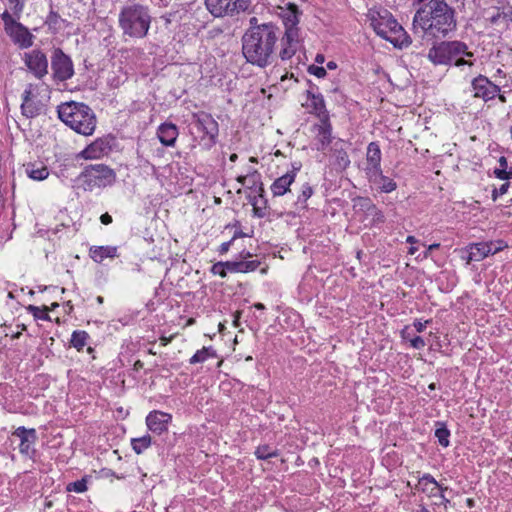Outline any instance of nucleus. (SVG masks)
<instances>
[{"label": "nucleus", "mask_w": 512, "mask_h": 512, "mask_svg": "<svg viewBox=\"0 0 512 512\" xmlns=\"http://www.w3.org/2000/svg\"><path fill=\"white\" fill-rule=\"evenodd\" d=\"M456 28V11L446 0H429L421 5L416 10L412 22L414 34L425 41L446 38Z\"/></svg>", "instance_id": "1"}, {"label": "nucleus", "mask_w": 512, "mask_h": 512, "mask_svg": "<svg viewBox=\"0 0 512 512\" xmlns=\"http://www.w3.org/2000/svg\"><path fill=\"white\" fill-rule=\"evenodd\" d=\"M282 30L272 22L248 28L242 36V54L254 66L265 68L276 57L277 43L281 42Z\"/></svg>", "instance_id": "2"}, {"label": "nucleus", "mask_w": 512, "mask_h": 512, "mask_svg": "<svg viewBox=\"0 0 512 512\" xmlns=\"http://www.w3.org/2000/svg\"><path fill=\"white\" fill-rule=\"evenodd\" d=\"M59 119L76 133L90 136L96 128V115L93 110L82 102H65L58 106Z\"/></svg>", "instance_id": "3"}, {"label": "nucleus", "mask_w": 512, "mask_h": 512, "mask_svg": "<svg viewBox=\"0 0 512 512\" xmlns=\"http://www.w3.org/2000/svg\"><path fill=\"white\" fill-rule=\"evenodd\" d=\"M151 21L149 7L140 3L126 4L119 12V27L124 35L131 38H144L148 34Z\"/></svg>", "instance_id": "4"}, {"label": "nucleus", "mask_w": 512, "mask_h": 512, "mask_svg": "<svg viewBox=\"0 0 512 512\" xmlns=\"http://www.w3.org/2000/svg\"><path fill=\"white\" fill-rule=\"evenodd\" d=\"M300 15L301 11L294 3H288L287 8L281 13L285 30L282 31L278 56L283 61L291 59L297 52L300 43L298 28Z\"/></svg>", "instance_id": "5"}, {"label": "nucleus", "mask_w": 512, "mask_h": 512, "mask_svg": "<svg viewBox=\"0 0 512 512\" xmlns=\"http://www.w3.org/2000/svg\"><path fill=\"white\" fill-rule=\"evenodd\" d=\"M472 57L473 53L468 51V47L461 41H441L435 43L428 51V59L434 65H451L455 66L469 65L471 61L465 60L461 56Z\"/></svg>", "instance_id": "6"}, {"label": "nucleus", "mask_w": 512, "mask_h": 512, "mask_svg": "<svg viewBox=\"0 0 512 512\" xmlns=\"http://www.w3.org/2000/svg\"><path fill=\"white\" fill-rule=\"evenodd\" d=\"M85 191H94L112 186L116 181L113 169L104 164L86 166L77 178Z\"/></svg>", "instance_id": "7"}, {"label": "nucleus", "mask_w": 512, "mask_h": 512, "mask_svg": "<svg viewBox=\"0 0 512 512\" xmlns=\"http://www.w3.org/2000/svg\"><path fill=\"white\" fill-rule=\"evenodd\" d=\"M371 25L377 35L391 42L396 47H406L411 43L410 37L402 26L388 12H386V16L372 19Z\"/></svg>", "instance_id": "8"}, {"label": "nucleus", "mask_w": 512, "mask_h": 512, "mask_svg": "<svg viewBox=\"0 0 512 512\" xmlns=\"http://www.w3.org/2000/svg\"><path fill=\"white\" fill-rule=\"evenodd\" d=\"M252 0H205L207 10L214 17H234L249 9Z\"/></svg>", "instance_id": "9"}, {"label": "nucleus", "mask_w": 512, "mask_h": 512, "mask_svg": "<svg viewBox=\"0 0 512 512\" xmlns=\"http://www.w3.org/2000/svg\"><path fill=\"white\" fill-rule=\"evenodd\" d=\"M52 76L55 81L64 82L74 75V66L71 58L60 48H56L51 56Z\"/></svg>", "instance_id": "10"}, {"label": "nucleus", "mask_w": 512, "mask_h": 512, "mask_svg": "<svg viewBox=\"0 0 512 512\" xmlns=\"http://www.w3.org/2000/svg\"><path fill=\"white\" fill-rule=\"evenodd\" d=\"M193 123L199 131H202L207 136L208 141L205 145L208 148L213 146L216 143L219 132L218 123L215 119L208 113L199 112L193 114Z\"/></svg>", "instance_id": "11"}, {"label": "nucleus", "mask_w": 512, "mask_h": 512, "mask_svg": "<svg viewBox=\"0 0 512 512\" xmlns=\"http://www.w3.org/2000/svg\"><path fill=\"white\" fill-rule=\"evenodd\" d=\"M507 247L508 245L503 240L473 243L469 247L468 261H481L485 257L494 255Z\"/></svg>", "instance_id": "12"}, {"label": "nucleus", "mask_w": 512, "mask_h": 512, "mask_svg": "<svg viewBox=\"0 0 512 512\" xmlns=\"http://www.w3.org/2000/svg\"><path fill=\"white\" fill-rule=\"evenodd\" d=\"M24 63L37 79H42L48 74V59L39 49L25 53Z\"/></svg>", "instance_id": "13"}, {"label": "nucleus", "mask_w": 512, "mask_h": 512, "mask_svg": "<svg viewBox=\"0 0 512 512\" xmlns=\"http://www.w3.org/2000/svg\"><path fill=\"white\" fill-rule=\"evenodd\" d=\"M474 97L481 98L485 102L494 99L500 92V87L491 82L486 76L478 75L472 80Z\"/></svg>", "instance_id": "14"}, {"label": "nucleus", "mask_w": 512, "mask_h": 512, "mask_svg": "<svg viewBox=\"0 0 512 512\" xmlns=\"http://www.w3.org/2000/svg\"><path fill=\"white\" fill-rule=\"evenodd\" d=\"M5 32L20 48H28L33 44V35L20 22H16L10 28H6Z\"/></svg>", "instance_id": "15"}, {"label": "nucleus", "mask_w": 512, "mask_h": 512, "mask_svg": "<svg viewBox=\"0 0 512 512\" xmlns=\"http://www.w3.org/2000/svg\"><path fill=\"white\" fill-rule=\"evenodd\" d=\"M171 420V414L154 410L147 415L146 424L150 431L161 434L167 431V425Z\"/></svg>", "instance_id": "16"}, {"label": "nucleus", "mask_w": 512, "mask_h": 512, "mask_svg": "<svg viewBox=\"0 0 512 512\" xmlns=\"http://www.w3.org/2000/svg\"><path fill=\"white\" fill-rule=\"evenodd\" d=\"M367 177L369 182L374 184L383 193H390L397 188V184L393 179L383 175L382 168L377 170V172L369 173Z\"/></svg>", "instance_id": "17"}, {"label": "nucleus", "mask_w": 512, "mask_h": 512, "mask_svg": "<svg viewBox=\"0 0 512 512\" xmlns=\"http://www.w3.org/2000/svg\"><path fill=\"white\" fill-rule=\"evenodd\" d=\"M109 150V142L105 139L99 138L81 151L80 156L84 159H97L108 153Z\"/></svg>", "instance_id": "18"}, {"label": "nucleus", "mask_w": 512, "mask_h": 512, "mask_svg": "<svg viewBox=\"0 0 512 512\" xmlns=\"http://www.w3.org/2000/svg\"><path fill=\"white\" fill-rule=\"evenodd\" d=\"M13 435L20 438V441H21L20 445H19L20 452L22 454L28 455L30 452L31 444H33L37 439L36 430L33 428L26 429L25 427L21 426V427H18L13 432Z\"/></svg>", "instance_id": "19"}, {"label": "nucleus", "mask_w": 512, "mask_h": 512, "mask_svg": "<svg viewBox=\"0 0 512 512\" xmlns=\"http://www.w3.org/2000/svg\"><path fill=\"white\" fill-rule=\"evenodd\" d=\"M367 167L366 174L377 172L381 169V150L377 142L369 143L366 153Z\"/></svg>", "instance_id": "20"}, {"label": "nucleus", "mask_w": 512, "mask_h": 512, "mask_svg": "<svg viewBox=\"0 0 512 512\" xmlns=\"http://www.w3.org/2000/svg\"><path fill=\"white\" fill-rule=\"evenodd\" d=\"M157 136L164 146H174L178 137V128L173 123H163L158 127Z\"/></svg>", "instance_id": "21"}, {"label": "nucleus", "mask_w": 512, "mask_h": 512, "mask_svg": "<svg viewBox=\"0 0 512 512\" xmlns=\"http://www.w3.org/2000/svg\"><path fill=\"white\" fill-rule=\"evenodd\" d=\"M117 251L116 246H92L89 254L93 261L101 263L105 258L117 257Z\"/></svg>", "instance_id": "22"}, {"label": "nucleus", "mask_w": 512, "mask_h": 512, "mask_svg": "<svg viewBox=\"0 0 512 512\" xmlns=\"http://www.w3.org/2000/svg\"><path fill=\"white\" fill-rule=\"evenodd\" d=\"M439 483L431 474H424L419 480L416 488L429 497H434L437 494Z\"/></svg>", "instance_id": "23"}, {"label": "nucleus", "mask_w": 512, "mask_h": 512, "mask_svg": "<svg viewBox=\"0 0 512 512\" xmlns=\"http://www.w3.org/2000/svg\"><path fill=\"white\" fill-rule=\"evenodd\" d=\"M360 205L372 217V224L379 225L385 222L383 212L372 203L369 198H359Z\"/></svg>", "instance_id": "24"}, {"label": "nucleus", "mask_w": 512, "mask_h": 512, "mask_svg": "<svg viewBox=\"0 0 512 512\" xmlns=\"http://www.w3.org/2000/svg\"><path fill=\"white\" fill-rule=\"evenodd\" d=\"M294 182V174H284L277 178L271 185V191L274 196H282L289 191V187Z\"/></svg>", "instance_id": "25"}, {"label": "nucleus", "mask_w": 512, "mask_h": 512, "mask_svg": "<svg viewBox=\"0 0 512 512\" xmlns=\"http://www.w3.org/2000/svg\"><path fill=\"white\" fill-rule=\"evenodd\" d=\"M317 140L321 143V148L324 149L330 144L332 139V127L329 123L328 117L321 119V124L317 126Z\"/></svg>", "instance_id": "26"}, {"label": "nucleus", "mask_w": 512, "mask_h": 512, "mask_svg": "<svg viewBox=\"0 0 512 512\" xmlns=\"http://www.w3.org/2000/svg\"><path fill=\"white\" fill-rule=\"evenodd\" d=\"M25 171L29 178L42 181L49 176V170L43 163H28Z\"/></svg>", "instance_id": "27"}, {"label": "nucleus", "mask_w": 512, "mask_h": 512, "mask_svg": "<svg viewBox=\"0 0 512 512\" xmlns=\"http://www.w3.org/2000/svg\"><path fill=\"white\" fill-rule=\"evenodd\" d=\"M308 100L309 103L307 106L310 107L314 113H316L319 117H322V119H325V116L328 117L325 101L321 94L316 95L308 91Z\"/></svg>", "instance_id": "28"}, {"label": "nucleus", "mask_w": 512, "mask_h": 512, "mask_svg": "<svg viewBox=\"0 0 512 512\" xmlns=\"http://www.w3.org/2000/svg\"><path fill=\"white\" fill-rule=\"evenodd\" d=\"M344 144L345 143L342 140H339L335 143L334 149H333V156L335 157V164L341 170H345L351 163L347 152L343 148Z\"/></svg>", "instance_id": "29"}, {"label": "nucleus", "mask_w": 512, "mask_h": 512, "mask_svg": "<svg viewBox=\"0 0 512 512\" xmlns=\"http://www.w3.org/2000/svg\"><path fill=\"white\" fill-rule=\"evenodd\" d=\"M43 105L40 101L31 99L26 103L21 104L22 115L26 118H34L38 116L42 111Z\"/></svg>", "instance_id": "30"}, {"label": "nucleus", "mask_w": 512, "mask_h": 512, "mask_svg": "<svg viewBox=\"0 0 512 512\" xmlns=\"http://www.w3.org/2000/svg\"><path fill=\"white\" fill-rule=\"evenodd\" d=\"M313 193V188L308 182L302 184L300 193L297 196V200L295 202V206L301 209L307 208V200L313 195Z\"/></svg>", "instance_id": "31"}, {"label": "nucleus", "mask_w": 512, "mask_h": 512, "mask_svg": "<svg viewBox=\"0 0 512 512\" xmlns=\"http://www.w3.org/2000/svg\"><path fill=\"white\" fill-rule=\"evenodd\" d=\"M89 334L86 331L77 330L72 333L70 343L78 351H81L87 343Z\"/></svg>", "instance_id": "32"}, {"label": "nucleus", "mask_w": 512, "mask_h": 512, "mask_svg": "<svg viewBox=\"0 0 512 512\" xmlns=\"http://www.w3.org/2000/svg\"><path fill=\"white\" fill-rule=\"evenodd\" d=\"M215 351L212 347H203L198 350L189 360L190 364L202 363L206 361L209 357H215Z\"/></svg>", "instance_id": "33"}, {"label": "nucleus", "mask_w": 512, "mask_h": 512, "mask_svg": "<svg viewBox=\"0 0 512 512\" xmlns=\"http://www.w3.org/2000/svg\"><path fill=\"white\" fill-rule=\"evenodd\" d=\"M151 436L144 435L140 438H133L131 440V445L136 454H141L145 449L150 447L151 445Z\"/></svg>", "instance_id": "34"}, {"label": "nucleus", "mask_w": 512, "mask_h": 512, "mask_svg": "<svg viewBox=\"0 0 512 512\" xmlns=\"http://www.w3.org/2000/svg\"><path fill=\"white\" fill-rule=\"evenodd\" d=\"M438 425L439 427L435 430V437L438 439V442L441 446L448 447L450 443V431L444 424L438 423Z\"/></svg>", "instance_id": "35"}, {"label": "nucleus", "mask_w": 512, "mask_h": 512, "mask_svg": "<svg viewBox=\"0 0 512 512\" xmlns=\"http://www.w3.org/2000/svg\"><path fill=\"white\" fill-rule=\"evenodd\" d=\"M255 455L258 459L266 460L272 457H277L279 453L276 449H273L268 445H262L256 449Z\"/></svg>", "instance_id": "36"}, {"label": "nucleus", "mask_w": 512, "mask_h": 512, "mask_svg": "<svg viewBox=\"0 0 512 512\" xmlns=\"http://www.w3.org/2000/svg\"><path fill=\"white\" fill-rule=\"evenodd\" d=\"M66 490L69 492L83 493L87 490V480L82 478L67 485Z\"/></svg>", "instance_id": "37"}, {"label": "nucleus", "mask_w": 512, "mask_h": 512, "mask_svg": "<svg viewBox=\"0 0 512 512\" xmlns=\"http://www.w3.org/2000/svg\"><path fill=\"white\" fill-rule=\"evenodd\" d=\"M25 1L26 0H8V6L17 19L20 18L23 12Z\"/></svg>", "instance_id": "38"}, {"label": "nucleus", "mask_w": 512, "mask_h": 512, "mask_svg": "<svg viewBox=\"0 0 512 512\" xmlns=\"http://www.w3.org/2000/svg\"><path fill=\"white\" fill-rule=\"evenodd\" d=\"M27 310L32 313V315L37 318V319H42V320H49L50 317L48 315V308L46 306H44L43 310H41L39 307L37 306H34V305H29L27 307Z\"/></svg>", "instance_id": "39"}, {"label": "nucleus", "mask_w": 512, "mask_h": 512, "mask_svg": "<svg viewBox=\"0 0 512 512\" xmlns=\"http://www.w3.org/2000/svg\"><path fill=\"white\" fill-rule=\"evenodd\" d=\"M243 181L244 183H246V188L256 189L258 184L260 183V174L257 171H254L253 173L245 175Z\"/></svg>", "instance_id": "40"}, {"label": "nucleus", "mask_w": 512, "mask_h": 512, "mask_svg": "<svg viewBox=\"0 0 512 512\" xmlns=\"http://www.w3.org/2000/svg\"><path fill=\"white\" fill-rule=\"evenodd\" d=\"M501 18L512 21V7H509L507 10L503 9V11L498 10L496 14L489 18V21L491 24H496Z\"/></svg>", "instance_id": "41"}, {"label": "nucleus", "mask_w": 512, "mask_h": 512, "mask_svg": "<svg viewBox=\"0 0 512 512\" xmlns=\"http://www.w3.org/2000/svg\"><path fill=\"white\" fill-rule=\"evenodd\" d=\"M261 262L257 259L255 260H248V261H240V269L241 273H248L255 271L259 266Z\"/></svg>", "instance_id": "42"}, {"label": "nucleus", "mask_w": 512, "mask_h": 512, "mask_svg": "<svg viewBox=\"0 0 512 512\" xmlns=\"http://www.w3.org/2000/svg\"><path fill=\"white\" fill-rule=\"evenodd\" d=\"M249 202L253 206L254 216H256L258 218H263L266 216L265 207L263 208V207L259 206L258 197L256 195L253 197L249 196Z\"/></svg>", "instance_id": "43"}, {"label": "nucleus", "mask_w": 512, "mask_h": 512, "mask_svg": "<svg viewBox=\"0 0 512 512\" xmlns=\"http://www.w3.org/2000/svg\"><path fill=\"white\" fill-rule=\"evenodd\" d=\"M509 187H510V183L509 182H505L499 188H494L493 191H492V195H491L492 200L496 201L499 196H502V195L506 194L508 189H509Z\"/></svg>", "instance_id": "44"}, {"label": "nucleus", "mask_w": 512, "mask_h": 512, "mask_svg": "<svg viewBox=\"0 0 512 512\" xmlns=\"http://www.w3.org/2000/svg\"><path fill=\"white\" fill-rule=\"evenodd\" d=\"M211 272L215 275H219L222 278L226 277L227 272H226V266L224 265V262L215 263L211 268Z\"/></svg>", "instance_id": "45"}, {"label": "nucleus", "mask_w": 512, "mask_h": 512, "mask_svg": "<svg viewBox=\"0 0 512 512\" xmlns=\"http://www.w3.org/2000/svg\"><path fill=\"white\" fill-rule=\"evenodd\" d=\"M14 17L15 16L13 15V13L10 14L7 10L2 13L1 18L4 22L5 30H6V28H10L12 25H14L17 22Z\"/></svg>", "instance_id": "46"}, {"label": "nucleus", "mask_w": 512, "mask_h": 512, "mask_svg": "<svg viewBox=\"0 0 512 512\" xmlns=\"http://www.w3.org/2000/svg\"><path fill=\"white\" fill-rule=\"evenodd\" d=\"M493 173H494L495 177L500 180H509L512 178V168L510 170L495 169Z\"/></svg>", "instance_id": "47"}, {"label": "nucleus", "mask_w": 512, "mask_h": 512, "mask_svg": "<svg viewBox=\"0 0 512 512\" xmlns=\"http://www.w3.org/2000/svg\"><path fill=\"white\" fill-rule=\"evenodd\" d=\"M35 86L33 84H28L22 94V103H26L28 101H31V99L34 98V92Z\"/></svg>", "instance_id": "48"}, {"label": "nucleus", "mask_w": 512, "mask_h": 512, "mask_svg": "<svg viewBox=\"0 0 512 512\" xmlns=\"http://www.w3.org/2000/svg\"><path fill=\"white\" fill-rule=\"evenodd\" d=\"M308 72L310 74H312V75H315L318 78H322V77H324L327 74V72H326L324 67H322V66H315V65L309 66Z\"/></svg>", "instance_id": "49"}, {"label": "nucleus", "mask_w": 512, "mask_h": 512, "mask_svg": "<svg viewBox=\"0 0 512 512\" xmlns=\"http://www.w3.org/2000/svg\"><path fill=\"white\" fill-rule=\"evenodd\" d=\"M224 265L226 266V272L241 273L240 261H226Z\"/></svg>", "instance_id": "50"}, {"label": "nucleus", "mask_w": 512, "mask_h": 512, "mask_svg": "<svg viewBox=\"0 0 512 512\" xmlns=\"http://www.w3.org/2000/svg\"><path fill=\"white\" fill-rule=\"evenodd\" d=\"M410 344L415 349H422L425 347V341L422 337L416 336L410 340Z\"/></svg>", "instance_id": "51"}, {"label": "nucleus", "mask_w": 512, "mask_h": 512, "mask_svg": "<svg viewBox=\"0 0 512 512\" xmlns=\"http://www.w3.org/2000/svg\"><path fill=\"white\" fill-rule=\"evenodd\" d=\"M427 323H429V321H428V320H427V321H425L424 323H423V322H421V321H419V320H416V321L414 322V324H413V325H414V327H415L416 331H417V332H419V333H421V332H423V331H424V329L426 328V324H427Z\"/></svg>", "instance_id": "52"}, {"label": "nucleus", "mask_w": 512, "mask_h": 512, "mask_svg": "<svg viewBox=\"0 0 512 512\" xmlns=\"http://www.w3.org/2000/svg\"><path fill=\"white\" fill-rule=\"evenodd\" d=\"M233 242V239H231L230 241H227V242H224L220 245V248H219V253L220 254H225L228 252L231 244Z\"/></svg>", "instance_id": "53"}, {"label": "nucleus", "mask_w": 512, "mask_h": 512, "mask_svg": "<svg viewBox=\"0 0 512 512\" xmlns=\"http://www.w3.org/2000/svg\"><path fill=\"white\" fill-rule=\"evenodd\" d=\"M292 169L288 171L286 174H294V177L296 176V173L301 169L302 164L301 162H293L292 163Z\"/></svg>", "instance_id": "54"}, {"label": "nucleus", "mask_w": 512, "mask_h": 512, "mask_svg": "<svg viewBox=\"0 0 512 512\" xmlns=\"http://www.w3.org/2000/svg\"><path fill=\"white\" fill-rule=\"evenodd\" d=\"M100 221L102 224L108 225V224L112 223V216L109 215L108 213H104L101 215Z\"/></svg>", "instance_id": "55"}, {"label": "nucleus", "mask_w": 512, "mask_h": 512, "mask_svg": "<svg viewBox=\"0 0 512 512\" xmlns=\"http://www.w3.org/2000/svg\"><path fill=\"white\" fill-rule=\"evenodd\" d=\"M58 19H59V15L56 12L51 11L48 16V22L50 24H57Z\"/></svg>", "instance_id": "56"}, {"label": "nucleus", "mask_w": 512, "mask_h": 512, "mask_svg": "<svg viewBox=\"0 0 512 512\" xmlns=\"http://www.w3.org/2000/svg\"><path fill=\"white\" fill-rule=\"evenodd\" d=\"M440 247V244L439 243H434V244H431L428 246L427 248V251L424 253V258H427L429 256V254L435 250V249H438Z\"/></svg>", "instance_id": "57"}, {"label": "nucleus", "mask_w": 512, "mask_h": 512, "mask_svg": "<svg viewBox=\"0 0 512 512\" xmlns=\"http://www.w3.org/2000/svg\"><path fill=\"white\" fill-rule=\"evenodd\" d=\"M500 168L499 169H507L508 168V161L505 156H501L498 160Z\"/></svg>", "instance_id": "58"}, {"label": "nucleus", "mask_w": 512, "mask_h": 512, "mask_svg": "<svg viewBox=\"0 0 512 512\" xmlns=\"http://www.w3.org/2000/svg\"><path fill=\"white\" fill-rule=\"evenodd\" d=\"M248 236H249V235H248L247 233H244V232H242L241 230H237V231H235V233H234V235H233L232 239H233V241H234V240H235V239H237V238H243V237H248Z\"/></svg>", "instance_id": "59"}, {"label": "nucleus", "mask_w": 512, "mask_h": 512, "mask_svg": "<svg viewBox=\"0 0 512 512\" xmlns=\"http://www.w3.org/2000/svg\"><path fill=\"white\" fill-rule=\"evenodd\" d=\"M249 24H250L249 28H253V27L260 26L262 23H259V21L256 17H252L249 20Z\"/></svg>", "instance_id": "60"}, {"label": "nucleus", "mask_w": 512, "mask_h": 512, "mask_svg": "<svg viewBox=\"0 0 512 512\" xmlns=\"http://www.w3.org/2000/svg\"><path fill=\"white\" fill-rule=\"evenodd\" d=\"M143 366H144L143 362H142L141 360H137V361L134 363V365H133V369H134L135 371H139V370H141V369L143 368Z\"/></svg>", "instance_id": "61"}, {"label": "nucleus", "mask_w": 512, "mask_h": 512, "mask_svg": "<svg viewBox=\"0 0 512 512\" xmlns=\"http://www.w3.org/2000/svg\"><path fill=\"white\" fill-rule=\"evenodd\" d=\"M240 316H241V313L239 311H237L234 314L233 325L236 326V327L239 326Z\"/></svg>", "instance_id": "62"}, {"label": "nucleus", "mask_w": 512, "mask_h": 512, "mask_svg": "<svg viewBox=\"0 0 512 512\" xmlns=\"http://www.w3.org/2000/svg\"><path fill=\"white\" fill-rule=\"evenodd\" d=\"M439 497L441 499L439 504H442V505H444L446 507L447 504L450 502L449 499H447L443 493H440Z\"/></svg>", "instance_id": "63"}, {"label": "nucleus", "mask_w": 512, "mask_h": 512, "mask_svg": "<svg viewBox=\"0 0 512 512\" xmlns=\"http://www.w3.org/2000/svg\"><path fill=\"white\" fill-rule=\"evenodd\" d=\"M406 242H407V243H410V244H414V243H417V239H416L414 236H411V235H410V236H408V237L406 238Z\"/></svg>", "instance_id": "64"}]
</instances>
